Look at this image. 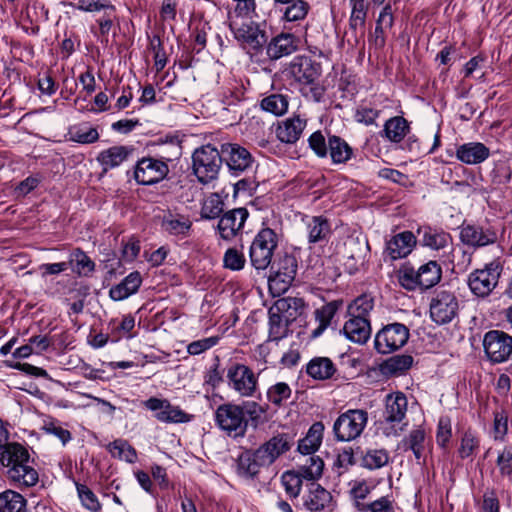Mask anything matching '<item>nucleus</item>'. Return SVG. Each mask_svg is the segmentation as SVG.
Wrapping results in <instances>:
<instances>
[{"instance_id": "a211bd4d", "label": "nucleus", "mask_w": 512, "mask_h": 512, "mask_svg": "<svg viewBox=\"0 0 512 512\" xmlns=\"http://www.w3.org/2000/svg\"><path fill=\"white\" fill-rule=\"evenodd\" d=\"M248 216V210L242 207L224 213L217 226L220 237L224 240L233 239L243 228Z\"/></svg>"}, {"instance_id": "58836bf2", "label": "nucleus", "mask_w": 512, "mask_h": 512, "mask_svg": "<svg viewBox=\"0 0 512 512\" xmlns=\"http://www.w3.org/2000/svg\"><path fill=\"white\" fill-rule=\"evenodd\" d=\"M409 129V123L404 117L395 116L385 122L383 133L389 141L398 143L407 135Z\"/></svg>"}, {"instance_id": "6e6d98bb", "label": "nucleus", "mask_w": 512, "mask_h": 512, "mask_svg": "<svg viewBox=\"0 0 512 512\" xmlns=\"http://www.w3.org/2000/svg\"><path fill=\"white\" fill-rule=\"evenodd\" d=\"M223 211V202L217 194L208 197L201 208V217L203 219H215Z\"/></svg>"}, {"instance_id": "052dcab7", "label": "nucleus", "mask_w": 512, "mask_h": 512, "mask_svg": "<svg viewBox=\"0 0 512 512\" xmlns=\"http://www.w3.org/2000/svg\"><path fill=\"white\" fill-rule=\"evenodd\" d=\"M309 4L304 0H296L285 10L284 17L287 21H299L306 17Z\"/></svg>"}, {"instance_id": "7ed1b4c3", "label": "nucleus", "mask_w": 512, "mask_h": 512, "mask_svg": "<svg viewBox=\"0 0 512 512\" xmlns=\"http://www.w3.org/2000/svg\"><path fill=\"white\" fill-rule=\"evenodd\" d=\"M223 163L222 148L212 144L202 145L192 154V168L198 181L207 184L215 180Z\"/></svg>"}, {"instance_id": "cd10ccee", "label": "nucleus", "mask_w": 512, "mask_h": 512, "mask_svg": "<svg viewBox=\"0 0 512 512\" xmlns=\"http://www.w3.org/2000/svg\"><path fill=\"white\" fill-rule=\"evenodd\" d=\"M343 332L350 341L364 344L371 335L370 319L350 317L344 324Z\"/></svg>"}, {"instance_id": "4468645a", "label": "nucleus", "mask_w": 512, "mask_h": 512, "mask_svg": "<svg viewBox=\"0 0 512 512\" xmlns=\"http://www.w3.org/2000/svg\"><path fill=\"white\" fill-rule=\"evenodd\" d=\"M169 173L168 164L157 158L143 157L137 161L134 179L140 185H153L162 181Z\"/></svg>"}, {"instance_id": "393cba45", "label": "nucleus", "mask_w": 512, "mask_h": 512, "mask_svg": "<svg viewBox=\"0 0 512 512\" xmlns=\"http://www.w3.org/2000/svg\"><path fill=\"white\" fill-rule=\"evenodd\" d=\"M305 127V119L300 116H293L278 124L276 136L283 143L293 144L299 140Z\"/></svg>"}, {"instance_id": "680f3d73", "label": "nucleus", "mask_w": 512, "mask_h": 512, "mask_svg": "<svg viewBox=\"0 0 512 512\" xmlns=\"http://www.w3.org/2000/svg\"><path fill=\"white\" fill-rule=\"evenodd\" d=\"M309 147L319 158L328 156V139L326 140L321 131H316L308 138Z\"/></svg>"}, {"instance_id": "0eeeda50", "label": "nucleus", "mask_w": 512, "mask_h": 512, "mask_svg": "<svg viewBox=\"0 0 512 512\" xmlns=\"http://www.w3.org/2000/svg\"><path fill=\"white\" fill-rule=\"evenodd\" d=\"M368 422V413L362 409H350L340 414L333 424L337 441L348 442L358 438Z\"/></svg>"}, {"instance_id": "ddd939ff", "label": "nucleus", "mask_w": 512, "mask_h": 512, "mask_svg": "<svg viewBox=\"0 0 512 512\" xmlns=\"http://www.w3.org/2000/svg\"><path fill=\"white\" fill-rule=\"evenodd\" d=\"M459 302L453 292L439 290L430 302V317L439 324L450 323L458 314Z\"/></svg>"}, {"instance_id": "864d4df0", "label": "nucleus", "mask_w": 512, "mask_h": 512, "mask_svg": "<svg viewBox=\"0 0 512 512\" xmlns=\"http://www.w3.org/2000/svg\"><path fill=\"white\" fill-rule=\"evenodd\" d=\"M291 388L285 382H278L267 390V399L273 405L279 407L284 401L291 397Z\"/></svg>"}, {"instance_id": "f257e3e1", "label": "nucleus", "mask_w": 512, "mask_h": 512, "mask_svg": "<svg viewBox=\"0 0 512 512\" xmlns=\"http://www.w3.org/2000/svg\"><path fill=\"white\" fill-rule=\"evenodd\" d=\"M0 465L9 483L20 490L33 487L39 481L35 460L21 443L11 442L2 448Z\"/></svg>"}, {"instance_id": "2f4dec72", "label": "nucleus", "mask_w": 512, "mask_h": 512, "mask_svg": "<svg viewBox=\"0 0 512 512\" xmlns=\"http://www.w3.org/2000/svg\"><path fill=\"white\" fill-rule=\"evenodd\" d=\"M328 155L333 164H345L353 156V149L341 137L337 135H328Z\"/></svg>"}, {"instance_id": "e433bc0d", "label": "nucleus", "mask_w": 512, "mask_h": 512, "mask_svg": "<svg viewBox=\"0 0 512 512\" xmlns=\"http://www.w3.org/2000/svg\"><path fill=\"white\" fill-rule=\"evenodd\" d=\"M351 5V14L349 18V29L354 33L355 42H359L357 30H363L366 23L368 5L364 0H349Z\"/></svg>"}, {"instance_id": "c85d7f7f", "label": "nucleus", "mask_w": 512, "mask_h": 512, "mask_svg": "<svg viewBox=\"0 0 512 512\" xmlns=\"http://www.w3.org/2000/svg\"><path fill=\"white\" fill-rule=\"evenodd\" d=\"M142 277L138 271L131 272L119 284L113 286L109 296L114 301H121L136 293L141 286Z\"/></svg>"}, {"instance_id": "09e8293b", "label": "nucleus", "mask_w": 512, "mask_h": 512, "mask_svg": "<svg viewBox=\"0 0 512 512\" xmlns=\"http://www.w3.org/2000/svg\"><path fill=\"white\" fill-rule=\"evenodd\" d=\"M413 364V357L408 354L394 355L383 364V371L388 374H400Z\"/></svg>"}, {"instance_id": "69168bd1", "label": "nucleus", "mask_w": 512, "mask_h": 512, "mask_svg": "<svg viewBox=\"0 0 512 512\" xmlns=\"http://www.w3.org/2000/svg\"><path fill=\"white\" fill-rule=\"evenodd\" d=\"M241 406L244 414L246 413L255 425L262 421L263 416L268 410L267 405L263 406L255 401H246Z\"/></svg>"}, {"instance_id": "9b49d317", "label": "nucleus", "mask_w": 512, "mask_h": 512, "mask_svg": "<svg viewBox=\"0 0 512 512\" xmlns=\"http://www.w3.org/2000/svg\"><path fill=\"white\" fill-rule=\"evenodd\" d=\"M409 335L406 325L398 322L387 324L376 333L374 347L378 353H392L407 343Z\"/></svg>"}, {"instance_id": "bb28decb", "label": "nucleus", "mask_w": 512, "mask_h": 512, "mask_svg": "<svg viewBox=\"0 0 512 512\" xmlns=\"http://www.w3.org/2000/svg\"><path fill=\"white\" fill-rule=\"evenodd\" d=\"M134 148L128 146H113L103 150L97 156V161L103 167V171L118 167L128 159Z\"/></svg>"}, {"instance_id": "aec40b11", "label": "nucleus", "mask_w": 512, "mask_h": 512, "mask_svg": "<svg viewBox=\"0 0 512 512\" xmlns=\"http://www.w3.org/2000/svg\"><path fill=\"white\" fill-rule=\"evenodd\" d=\"M461 241L472 247H482L497 241V233L490 227L465 225L460 231Z\"/></svg>"}, {"instance_id": "603ef678", "label": "nucleus", "mask_w": 512, "mask_h": 512, "mask_svg": "<svg viewBox=\"0 0 512 512\" xmlns=\"http://www.w3.org/2000/svg\"><path fill=\"white\" fill-rule=\"evenodd\" d=\"M78 497L84 508L91 512H99L101 504L95 493L86 485L76 482Z\"/></svg>"}, {"instance_id": "4d7b16f0", "label": "nucleus", "mask_w": 512, "mask_h": 512, "mask_svg": "<svg viewBox=\"0 0 512 512\" xmlns=\"http://www.w3.org/2000/svg\"><path fill=\"white\" fill-rule=\"evenodd\" d=\"M479 439L470 430L466 431L461 438L460 447L458 450L459 456L462 459L468 458L478 449Z\"/></svg>"}, {"instance_id": "ea45409f", "label": "nucleus", "mask_w": 512, "mask_h": 512, "mask_svg": "<svg viewBox=\"0 0 512 512\" xmlns=\"http://www.w3.org/2000/svg\"><path fill=\"white\" fill-rule=\"evenodd\" d=\"M69 267L79 276H88L95 270V263L81 249L71 251L67 261Z\"/></svg>"}, {"instance_id": "0e129e2a", "label": "nucleus", "mask_w": 512, "mask_h": 512, "mask_svg": "<svg viewBox=\"0 0 512 512\" xmlns=\"http://www.w3.org/2000/svg\"><path fill=\"white\" fill-rule=\"evenodd\" d=\"M356 507L361 512H394L391 501L386 497H381L370 504L356 502Z\"/></svg>"}, {"instance_id": "8fccbe9b", "label": "nucleus", "mask_w": 512, "mask_h": 512, "mask_svg": "<svg viewBox=\"0 0 512 512\" xmlns=\"http://www.w3.org/2000/svg\"><path fill=\"white\" fill-rule=\"evenodd\" d=\"M324 469V461L319 456L312 455L307 460L306 463L299 467L301 471V475L306 480H310L315 482V480L319 479L323 474Z\"/></svg>"}, {"instance_id": "f704fd0d", "label": "nucleus", "mask_w": 512, "mask_h": 512, "mask_svg": "<svg viewBox=\"0 0 512 512\" xmlns=\"http://www.w3.org/2000/svg\"><path fill=\"white\" fill-rule=\"evenodd\" d=\"M309 243L326 242L331 234L328 220L322 216H314L307 222Z\"/></svg>"}, {"instance_id": "4be33fe9", "label": "nucleus", "mask_w": 512, "mask_h": 512, "mask_svg": "<svg viewBox=\"0 0 512 512\" xmlns=\"http://www.w3.org/2000/svg\"><path fill=\"white\" fill-rule=\"evenodd\" d=\"M297 50V39L290 33H281L267 45L266 53L270 60H278Z\"/></svg>"}, {"instance_id": "a19ab883", "label": "nucleus", "mask_w": 512, "mask_h": 512, "mask_svg": "<svg viewBox=\"0 0 512 512\" xmlns=\"http://www.w3.org/2000/svg\"><path fill=\"white\" fill-rule=\"evenodd\" d=\"M26 499L19 493L7 489L0 493V512H25Z\"/></svg>"}, {"instance_id": "a18cd8bd", "label": "nucleus", "mask_w": 512, "mask_h": 512, "mask_svg": "<svg viewBox=\"0 0 512 512\" xmlns=\"http://www.w3.org/2000/svg\"><path fill=\"white\" fill-rule=\"evenodd\" d=\"M373 298L367 294L361 295L356 298L348 306V315L358 319H369L370 313L373 310Z\"/></svg>"}, {"instance_id": "423d86ee", "label": "nucleus", "mask_w": 512, "mask_h": 512, "mask_svg": "<svg viewBox=\"0 0 512 512\" xmlns=\"http://www.w3.org/2000/svg\"><path fill=\"white\" fill-rule=\"evenodd\" d=\"M503 270V261L497 256L486 263L483 269H477L469 275L468 285L473 294L478 297L488 296L497 286Z\"/></svg>"}, {"instance_id": "c756f323", "label": "nucleus", "mask_w": 512, "mask_h": 512, "mask_svg": "<svg viewBox=\"0 0 512 512\" xmlns=\"http://www.w3.org/2000/svg\"><path fill=\"white\" fill-rule=\"evenodd\" d=\"M161 227L170 235L185 237L191 230L192 222L185 215L168 212L163 215Z\"/></svg>"}, {"instance_id": "473e14b6", "label": "nucleus", "mask_w": 512, "mask_h": 512, "mask_svg": "<svg viewBox=\"0 0 512 512\" xmlns=\"http://www.w3.org/2000/svg\"><path fill=\"white\" fill-rule=\"evenodd\" d=\"M356 454H360V465L369 470H376L384 467L389 462V454L385 449L356 448Z\"/></svg>"}, {"instance_id": "7c9ffc66", "label": "nucleus", "mask_w": 512, "mask_h": 512, "mask_svg": "<svg viewBox=\"0 0 512 512\" xmlns=\"http://www.w3.org/2000/svg\"><path fill=\"white\" fill-rule=\"evenodd\" d=\"M324 429L322 422L313 423L306 436L299 440L298 451L303 455H311L316 452L322 443Z\"/></svg>"}, {"instance_id": "9d476101", "label": "nucleus", "mask_w": 512, "mask_h": 512, "mask_svg": "<svg viewBox=\"0 0 512 512\" xmlns=\"http://www.w3.org/2000/svg\"><path fill=\"white\" fill-rule=\"evenodd\" d=\"M407 405V398L403 393L387 395L383 412L384 423L389 425L383 430L386 436H399L404 430L407 424L402 422L406 417Z\"/></svg>"}, {"instance_id": "49530a36", "label": "nucleus", "mask_w": 512, "mask_h": 512, "mask_svg": "<svg viewBox=\"0 0 512 512\" xmlns=\"http://www.w3.org/2000/svg\"><path fill=\"white\" fill-rule=\"evenodd\" d=\"M108 450L113 457H117L128 463H135L137 460V452L128 441L117 439L108 445Z\"/></svg>"}, {"instance_id": "412c9836", "label": "nucleus", "mask_w": 512, "mask_h": 512, "mask_svg": "<svg viewBox=\"0 0 512 512\" xmlns=\"http://www.w3.org/2000/svg\"><path fill=\"white\" fill-rule=\"evenodd\" d=\"M291 73L296 81L313 84L321 74V66L309 57H296L291 64Z\"/></svg>"}, {"instance_id": "e2e57ef3", "label": "nucleus", "mask_w": 512, "mask_h": 512, "mask_svg": "<svg viewBox=\"0 0 512 512\" xmlns=\"http://www.w3.org/2000/svg\"><path fill=\"white\" fill-rule=\"evenodd\" d=\"M71 140L81 144H91L99 139L96 128L80 127L70 133Z\"/></svg>"}, {"instance_id": "6ab92c4d", "label": "nucleus", "mask_w": 512, "mask_h": 512, "mask_svg": "<svg viewBox=\"0 0 512 512\" xmlns=\"http://www.w3.org/2000/svg\"><path fill=\"white\" fill-rule=\"evenodd\" d=\"M417 238L421 246L435 251L446 249L452 242L448 232L430 225L420 226L417 229Z\"/></svg>"}, {"instance_id": "de8ad7c7", "label": "nucleus", "mask_w": 512, "mask_h": 512, "mask_svg": "<svg viewBox=\"0 0 512 512\" xmlns=\"http://www.w3.org/2000/svg\"><path fill=\"white\" fill-rule=\"evenodd\" d=\"M275 459L290 450L293 445V437L287 433H280L273 436L264 443Z\"/></svg>"}, {"instance_id": "37998d69", "label": "nucleus", "mask_w": 512, "mask_h": 512, "mask_svg": "<svg viewBox=\"0 0 512 512\" xmlns=\"http://www.w3.org/2000/svg\"><path fill=\"white\" fill-rule=\"evenodd\" d=\"M274 305L276 311L282 312L290 321L301 315L305 308L304 300L298 297L282 298L277 300Z\"/></svg>"}, {"instance_id": "20e7f679", "label": "nucleus", "mask_w": 512, "mask_h": 512, "mask_svg": "<svg viewBox=\"0 0 512 512\" xmlns=\"http://www.w3.org/2000/svg\"><path fill=\"white\" fill-rule=\"evenodd\" d=\"M278 245V235L271 228H262L254 237L250 248L249 257L251 265L256 270H265L271 263L274 251Z\"/></svg>"}, {"instance_id": "6e6552de", "label": "nucleus", "mask_w": 512, "mask_h": 512, "mask_svg": "<svg viewBox=\"0 0 512 512\" xmlns=\"http://www.w3.org/2000/svg\"><path fill=\"white\" fill-rule=\"evenodd\" d=\"M215 420L229 436L243 437L246 433L248 420L245 418L241 405L233 403L220 405L216 409Z\"/></svg>"}, {"instance_id": "338daca9", "label": "nucleus", "mask_w": 512, "mask_h": 512, "mask_svg": "<svg viewBox=\"0 0 512 512\" xmlns=\"http://www.w3.org/2000/svg\"><path fill=\"white\" fill-rule=\"evenodd\" d=\"M357 457L360 458V454H356V450H353L352 448H344L338 454L334 465L339 469L346 471L350 466H353L357 463Z\"/></svg>"}, {"instance_id": "c03bdc74", "label": "nucleus", "mask_w": 512, "mask_h": 512, "mask_svg": "<svg viewBox=\"0 0 512 512\" xmlns=\"http://www.w3.org/2000/svg\"><path fill=\"white\" fill-rule=\"evenodd\" d=\"M336 311L337 306L333 302L325 304L321 308L316 309L315 320L318 323V326L311 332V336L313 338L319 337L326 330V328L330 325Z\"/></svg>"}, {"instance_id": "3c124183", "label": "nucleus", "mask_w": 512, "mask_h": 512, "mask_svg": "<svg viewBox=\"0 0 512 512\" xmlns=\"http://www.w3.org/2000/svg\"><path fill=\"white\" fill-rule=\"evenodd\" d=\"M303 479L304 477L299 469L297 471H286L281 476V482L285 491L292 498L299 496Z\"/></svg>"}, {"instance_id": "5fc2aeb1", "label": "nucleus", "mask_w": 512, "mask_h": 512, "mask_svg": "<svg viewBox=\"0 0 512 512\" xmlns=\"http://www.w3.org/2000/svg\"><path fill=\"white\" fill-rule=\"evenodd\" d=\"M77 8L86 12L104 11L108 16L115 11L110 0H78Z\"/></svg>"}, {"instance_id": "2eb2a0df", "label": "nucleus", "mask_w": 512, "mask_h": 512, "mask_svg": "<svg viewBox=\"0 0 512 512\" xmlns=\"http://www.w3.org/2000/svg\"><path fill=\"white\" fill-rule=\"evenodd\" d=\"M221 148L223 162L226 163L232 175L239 176L252 168L254 158L245 147L237 143H223Z\"/></svg>"}, {"instance_id": "a878e982", "label": "nucleus", "mask_w": 512, "mask_h": 512, "mask_svg": "<svg viewBox=\"0 0 512 512\" xmlns=\"http://www.w3.org/2000/svg\"><path fill=\"white\" fill-rule=\"evenodd\" d=\"M490 156V150L483 143L470 142L460 145L456 150V157L468 165L484 162Z\"/></svg>"}, {"instance_id": "f3484780", "label": "nucleus", "mask_w": 512, "mask_h": 512, "mask_svg": "<svg viewBox=\"0 0 512 512\" xmlns=\"http://www.w3.org/2000/svg\"><path fill=\"white\" fill-rule=\"evenodd\" d=\"M144 406L153 412L154 417L164 423H184L190 416L178 406H173L167 399L151 397L144 402Z\"/></svg>"}, {"instance_id": "4c0bfd02", "label": "nucleus", "mask_w": 512, "mask_h": 512, "mask_svg": "<svg viewBox=\"0 0 512 512\" xmlns=\"http://www.w3.org/2000/svg\"><path fill=\"white\" fill-rule=\"evenodd\" d=\"M289 101L288 94L272 93L261 100L260 107L274 116H282L288 111Z\"/></svg>"}, {"instance_id": "c9c22d12", "label": "nucleus", "mask_w": 512, "mask_h": 512, "mask_svg": "<svg viewBox=\"0 0 512 512\" xmlns=\"http://www.w3.org/2000/svg\"><path fill=\"white\" fill-rule=\"evenodd\" d=\"M290 319L282 312L275 309V305L269 310V339L279 341L287 336Z\"/></svg>"}, {"instance_id": "b1692460", "label": "nucleus", "mask_w": 512, "mask_h": 512, "mask_svg": "<svg viewBox=\"0 0 512 512\" xmlns=\"http://www.w3.org/2000/svg\"><path fill=\"white\" fill-rule=\"evenodd\" d=\"M416 244V237L410 231L395 235L387 242L386 253L392 260L406 257Z\"/></svg>"}, {"instance_id": "79ce46f5", "label": "nucleus", "mask_w": 512, "mask_h": 512, "mask_svg": "<svg viewBox=\"0 0 512 512\" xmlns=\"http://www.w3.org/2000/svg\"><path fill=\"white\" fill-rule=\"evenodd\" d=\"M425 431L422 428H416L410 431L400 443V447L404 450H411L417 460H420L424 452Z\"/></svg>"}, {"instance_id": "1a4fd4ad", "label": "nucleus", "mask_w": 512, "mask_h": 512, "mask_svg": "<svg viewBox=\"0 0 512 512\" xmlns=\"http://www.w3.org/2000/svg\"><path fill=\"white\" fill-rule=\"evenodd\" d=\"M268 278L269 289L273 294L280 295L288 290L297 273V260L295 256L285 254L270 265Z\"/></svg>"}, {"instance_id": "5701e85b", "label": "nucleus", "mask_w": 512, "mask_h": 512, "mask_svg": "<svg viewBox=\"0 0 512 512\" xmlns=\"http://www.w3.org/2000/svg\"><path fill=\"white\" fill-rule=\"evenodd\" d=\"M332 501V495L316 482L308 485V492L303 496V505L310 512L324 510Z\"/></svg>"}, {"instance_id": "39448f33", "label": "nucleus", "mask_w": 512, "mask_h": 512, "mask_svg": "<svg viewBox=\"0 0 512 512\" xmlns=\"http://www.w3.org/2000/svg\"><path fill=\"white\" fill-rule=\"evenodd\" d=\"M229 389L241 397H254L258 391V375L245 364L232 362L226 369Z\"/></svg>"}, {"instance_id": "f03ea898", "label": "nucleus", "mask_w": 512, "mask_h": 512, "mask_svg": "<svg viewBox=\"0 0 512 512\" xmlns=\"http://www.w3.org/2000/svg\"><path fill=\"white\" fill-rule=\"evenodd\" d=\"M442 277V268L435 260H430L415 269L411 264H403L397 271V279L402 288L408 291L426 290L437 285Z\"/></svg>"}, {"instance_id": "dca6fc26", "label": "nucleus", "mask_w": 512, "mask_h": 512, "mask_svg": "<svg viewBox=\"0 0 512 512\" xmlns=\"http://www.w3.org/2000/svg\"><path fill=\"white\" fill-rule=\"evenodd\" d=\"M235 39L253 50L261 49L267 42L265 31L260 25L252 19L245 22L234 20V24L229 26Z\"/></svg>"}, {"instance_id": "f8f14e48", "label": "nucleus", "mask_w": 512, "mask_h": 512, "mask_svg": "<svg viewBox=\"0 0 512 512\" xmlns=\"http://www.w3.org/2000/svg\"><path fill=\"white\" fill-rule=\"evenodd\" d=\"M483 348L492 363H503L512 355V336L501 330H490L484 335Z\"/></svg>"}, {"instance_id": "72a5a7b5", "label": "nucleus", "mask_w": 512, "mask_h": 512, "mask_svg": "<svg viewBox=\"0 0 512 512\" xmlns=\"http://www.w3.org/2000/svg\"><path fill=\"white\" fill-rule=\"evenodd\" d=\"M335 372V365L328 357H314L306 366V373L317 380L329 379Z\"/></svg>"}, {"instance_id": "774afa93", "label": "nucleus", "mask_w": 512, "mask_h": 512, "mask_svg": "<svg viewBox=\"0 0 512 512\" xmlns=\"http://www.w3.org/2000/svg\"><path fill=\"white\" fill-rule=\"evenodd\" d=\"M496 464L499 468V472L504 477L512 475V449L504 448L502 452L498 454Z\"/></svg>"}, {"instance_id": "bf43d9fd", "label": "nucleus", "mask_w": 512, "mask_h": 512, "mask_svg": "<svg viewBox=\"0 0 512 512\" xmlns=\"http://www.w3.org/2000/svg\"><path fill=\"white\" fill-rule=\"evenodd\" d=\"M239 470L242 474L253 477L257 475L263 465L258 464L255 455L252 453H247L239 458Z\"/></svg>"}, {"instance_id": "13d9d810", "label": "nucleus", "mask_w": 512, "mask_h": 512, "mask_svg": "<svg viewBox=\"0 0 512 512\" xmlns=\"http://www.w3.org/2000/svg\"><path fill=\"white\" fill-rule=\"evenodd\" d=\"M245 262L244 254L235 248H229L223 257L224 267L233 271L242 270Z\"/></svg>"}]
</instances>
